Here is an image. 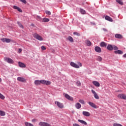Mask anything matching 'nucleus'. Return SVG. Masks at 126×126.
<instances>
[{
    "instance_id": "1",
    "label": "nucleus",
    "mask_w": 126,
    "mask_h": 126,
    "mask_svg": "<svg viewBox=\"0 0 126 126\" xmlns=\"http://www.w3.org/2000/svg\"><path fill=\"white\" fill-rule=\"evenodd\" d=\"M51 83L50 81H46V80H36L34 81V84L35 85H40L41 84H44V85H50Z\"/></svg>"
},
{
    "instance_id": "2",
    "label": "nucleus",
    "mask_w": 126,
    "mask_h": 126,
    "mask_svg": "<svg viewBox=\"0 0 126 126\" xmlns=\"http://www.w3.org/2000/svg\"><path fill=\"white\" fill-rule=\"evenodd\" d=\"M4 60L5 62L8 63H10L11 64H13L14 63V61L11 58H7V57H4Z\"/></svg>"
},
{
    "instance_id": "3",
    "label": "nucleus",
    "mask_w": 126,
    "mask_h": 126,
    "mask_svg": "<svg viewBox=\"0 0 126 126\" xmlns=\"http://www.w3.org/2000/svg\"><path fill=\"white\" fill-rule=\"evenodd\" d=\"M33 37L34 38L37 39V40H38L39 41H43V37H42V36H41L37 33H34Z\"/></svg>"
},
{
    "instance_id": "4",
    "label": "nucleus",
    "mask_w": 126,
    "mask_h": 126,
    "mask_svg": "<svg viewBox=\"0 0 126 126\" xmlns=\"http://www.w3.org/2000/svg\"><path fill=\"white\" fill-rule=\"evenodd\" d=\"M55 103L56 104L57 106H58L60 109H63V103L56 101Z\"/></svg>"
},
{
    "instance_id": "5",
    "label": "nucleus",
    "mask_w": 126,
    "mask_h": 126,
    "mask_svg": "<svg viewBox=\"0 0 126 126\" xmlns=\"http://www.w3.org/2000/svg\"><path fill=\"white\" fill-rule=\"evenodd\" d=\"M38 125L39 126H51L50 124H48L47 122H39Z\"/></svg>"
},
{
    "instance_id": "6",
    "label": "nucleus",
    "mask_w": 126,
    "mask_h": 126,
    "mask_svg": "<svg viewBox=\"0 0 126 126\" xmlns=\"http://www.w3.org/2000/svg\"><path fill=\"white\" fill-rule=\"evenodd\" d=\"M118 97L123 100H126V95L125 94H121L118 95Z\"/></svg>"
},
{
    "instance_id": "7",
    "label": "nucleus",
    "mask_w": 126,
    "mask_h": 126,
    "mask_svg": "<svg viewBox=\"0 0 126 126\" xmlns=\"http://www.w3.org/2000/svg\"><path fill=\"white\" fill-rule=\"evenodd\" d=\"M64 97L66 98V99H67V100H69V101H73V97L70 96L67 94H65Z\"/></svg>"
},
{
    "instance_id": "8",
    "label": "nucleus",
    "mask_w": 126,
    "mask_h": 126,
    "mask_svg": "<svg viewBox=\"0 0 126 126\" xmlns=\"http://www.w3.org/2000/svg\"><path fill=\"white\" fill-rule=\"evenodd\" d=\"M71 66H72L73 67H75V68H79V65H77V64L74 63V62H70V63Z\"/></svg>"
},
{
    "instance_id": "9",
    "label": "nucleus",
    "mask_w": 126,
    "mask_h": 126,
    "mask_svg": "<svg viewBox=\"0 0 126 126\" xmlns=\"http://www.w3.org/2000/svg\"><path fill=\"white\" fill-rule=\"evenodd\" d=\"M17 79L18 81H20V82H26V79L23 77H18Z\"/></svg>"
},
{
    "instance_id": "10",
    "label": "nucleus",
    "mask_w": 126,
    "mask_h": 126,
    "mask_svg": "<svg viewBox=\"0 0 126 126\" xmlns=\"http://www.w3.org/2000/svg\"><path fill=\"white\" fill-rule=\"evenodd\" d=\"M106 49H107V50H108V51H113V50H114L113 45H112V44H108V45L106 46Z\"/></svg>"
},
{
    "instance_id": "11",
    "label": "nucleus",
    "mask_w": 126,
    "mask_h": 126,
    "mask_svg": "<svg viewBox=\"0 0 126 126\" xmlns=\"http://www.w3.org/2000/svg\"><path fill=\"white\" fill-rule=\"evenodd\" d=\"M94 51L96 53H101V52H102V49H101V47L99 46H95L94 47Z\"/></svg>"
},
{
    "instance_id": "12",
    "label": "nucleus",
    "mask_w": 126,
    "mask_h": 126,
    "mask_svg": "<svg viewBox=\"0 0 126 126\" xmlns=\"http://www.w3.org/2000/svg\"><path fill=\"white\" fill-rule=\"evenodd\" d=\"M107 45H108V44L104 41H102L100 43V46L101 48H107Z\"/></svg>"
},
{
    "instance_id": "13",
    "label": "nucleus",
    "mask_w": 126,
    "mask_h": 126,
    "mask_svg": "<svg viewBox=\"0 0 126 126\" xmlns=\"http://www.w3.org/2000/svg\"><path fill=\"white\" fill-rule=\"evenodd\" d=\"M91 91H92V93L94 94L95 99H99V96H98V94H97V93H96V92H95V91H94V90H92Z\"/></svg>"
},
{
    "instance_id": "14",
    "label": "nucleus",
    "mask_w": 126,
    "mask_h": 126,
    "mask_svg": "<svg viewBox=\"0 0 126 126\" xmlns=\"http://www.w3.org/2000/svg\"><path fill=\"white\" fill-rule=\"evenodd\" d=\"M89 105L91 106V107H92V108H94V109H96L97 108V106H96V104L95 103L90 101L88 102Z\"/></svg>"
},
{
    "instance_id": "15",
    "label": "nucleus",
    "mask_w": 126,
    "mask_h": 126,
    "mask_svg": "<svg viewBox=\"0 0 126 126\" xmlns=\"http://www.w3.org/2000/svg\"><path fill=\"white\" fill-rule=\"evenodd\" d=\"M105 20H107V21H110V22H113V19L109 16H105Z\"/></svg>"
},
{
    "instance_id": "16",
    "label": "nucleus",
    "mask_w": 126,
    "mask_h": 126,
    "mask_svg": "<svg viewBox=\"0 0 126 126\" xmlns=\"http://www.w3.org/2000/svg\"><path fill=\"white\" fill-rule=\"evenodd\" d=\"M18 64L20 67H22V68L26 67V65H25L24 63H22L21 62H18Z\"/></svg>"
},
{
    "instance_id": "17",
    "label": "nucleus",
    "mask_w": 126,
    "mask_h": 126,
    "mask_svg": "<svg viewBox=\"0 0 126 126\" xmlns=\"http://www.w3.org/2000/svg\"><path fill=\"white\" fill-rule=\"evenodd\" d=\"M93 84H94V85L96 86V87H100V83H98V82L97 81H93Z\"/></svg>"
},
{
    "instance_id": "18",
    "label": "nucleus",
    "mask_w": 126,
    "mask_h": 126,
    "mask_svg": "<svg viewBox=\"0 0 126 126\" xmlns=\"http://www.w3.org/2000/svg\"><path fill=\"white\" fill-rule=\"evenodd\" d=\"M115 54H118V55H123L124 54V52L122 50H115L114 51Z\"/></svg>"
},
{
    "instance_id": "19",
    "label": "nucleus",
    "mask_w": 126,
    "mask_h": 126,
    "mask_svg": "<svg viewBox=\"0 0 126 126\" xmlns=\"http://www.w3.org/2000/svg\"><path fill=\"white\" fill-rule=\"evenodd\" d=\"M115 38H117V39H122L123 38V35L120 34L116 33L115 35Z\"/></svg>"
},
{
    "instance_id": "20",
    "label": "nucleus",
    "mask_w": 126,
    "mask_h": 126,
    "mask_svg": "<svg viewBox=\"0 0 126 126\" xmlns=\"http://www.w3.org/2000/svg\"><path fill=\"white\" fill-rule=\"evenodd\" d=\"M13 8H14V9H17L19 12H22V10L17 6L14 5Z\"/></svg>"
},
{
    "instance_id": "21",
    "label": "nucleus",
    "mask_w": 126,
    "mask_h": 126,
    "mask_svg": "<svg viewBox=\"0 0 126 126\" xmlns=\"http://www.w3.org/2000/svg\"><path fill=\"white\" fill-rule=\"evenodd\" d=\"M83 115L85 117H90V113L87 111H83Z\"/></svg>"
},
{
    "instance_id": "22",
    "label": "nucleus",
    "mask_w": 126,
    "mask_h": 126,
    "mask_svg": "<svg viewBox=\"0 0 126 126\" xmlns=\"http://www.w3.org/2000/svg\"><path fill=\"white\" fill-rule=\"evenodd\" d=\"M78 122H79V123H80L82 125H85V126H87V123L86 122H85V121L79 119L78 120Z\"/></svg>"
},
{
    "instance_id": "23",
    "label": "nucleus",
    "mask_w": 126,
    "mask_h": 126,
    "mask_svg": "<svg viewBox=\"0 0 126 126\" xmlns=\"http://www.w3.org/2000/svg\"><path fill=\"white\" fill-rule=\"evenodd\" d=\"M75 107L76 109H79L81 108V104L79 102H77L75 104Z\"/></svg>"
},
{
    "instance_id": "24",
    "label": "nucleus",
    "mask_w": 126,
    "mask_h": 126,
    "mask_svg": "<svg viewBox=\"0 0 126 126\" xmlns=\"http://www.w3.org/2000/svg\"><path fill=\"white\" fill-rule=\"evenodd\" d=\"M50 21V19L47 18H43L41 21V22H49Z\"/></svg>"
},
{
    "instance_id": "25",
    "label": "nucleus",
    "mask_w": 126,
    "mask_h": 126,
    "mask_svg": "<svg viewBox=\"0 0 126 126\" xmlns=\"http://www.w3.org/2000/svg\"><path fill=\"white\" fill-rule=\"evenodd\" d=\"M86 44L87 46H88V47H90V46L92 45V43L91 42V41H89V40H86Z\"/></svg>"
},
{
    "instance_id": "26",
    "label": "nucleus",
    "mask_w": 126,
    "mask_h": 126,
    "mask_svg": "<svg viewBox=\"0 0 126 126\" xmlns=\"http://www.w3.org/2000/svg\"><path fill=\"white\" fill-rule=\"evenodd\" d=\"M17 23L18 24L19 27H20V28H22V29H24V27L23 26V25H22V24H21V23H20V22L17 21Z\"/></svg>"
},
{
    "instance_id": "27",
    "label": "nucleus",
    "mask_w": 126,
    "mask_h": 126,
    "mask_svg": "<svg viewBox=\"0 0 126 126\" xmlns=\"http://www.w3.org/2000/svg\"><path fill=\"white\" fill-rule=\"evenodd\" d=\"M67 39H68V41H69V42H70V43H73L74 40H73V38H72V37L68 36Z\"/></svg>"
},
{
    "instance_id": "28",
    "label": "nucleus",
    "mask_w": 126,
    "mask_h": 126,
    "mask_svg": "<svg viewBox=\"0 0 126 126\" xmlns=\"http://www.w3.org/2000/svg\"><path fill=\"white\" fill-rule=\"evenodd\" d=\"M116 2L121 5H124V2L122 0H116Z\"/></svg>"
},
{
    "instance_id": "29",
    "label": "nucleus",
    "mask_w": 126,
    "mask_h": 126,
    "mask_svg": "<svg viewBox=\"0 0 126 126\" xmlns=\"http://www.w3.org/2000/svg\"><path fill=\"white\" fill-rule=\"evenodd\" d=\"M96 60L98 62H102V60H103V59L100 56H97Z\"/></svg>"
},
{
    "instance_id": "30",
    "label": "nucleus",
    "mask_w": 126,
    "mask_h": 126,
    "mask_svg": "<svg viewBox=\"0 0 126 126\" xmlns=\"http://www.w3.org/2000/svg\"><path fill=\"white\" fill-rule=\"evenodd\" d=\"M5 115V112L2 110H0V116H1V117H3Z\"/></svg>"
},
{
    "instance_id": "31",
    "label": "nucleus",
    "mask_w": 126,
    "mask_h": 126,
    "mask_svg": "<svg viewBox=\"0 0 126 126\" xmlns=\"http://www.w3.org/2000/svg\"><path fill=\"white\" fill-rule=\"evenodd\" d=\"M37 17V20H38V21H40V22H42V18L41 17H40V16H36Z\"/></svg>"
},
{
    "instance_id": "32",
    "label": "nucleus",
    "mask_w": 126,
    "mask_h": 126,
    "mask_svg": "<svg viewBox=\"0 0 126 126\" xmlns=\"http://www.w3.org/2000/svg\"><path fill=\"white\" fill-rule=\"evenodd\" d=\"M0 98L2 100H4L5 99V97L2 95L1 93H0Z\"/></svg>"
},
{
    "instance_id": "33",
    "label": "nucleus",
    "mask_w": 126,
    "mask_h": 126,
    "mask_svg": "<svg viewBox=\"0 0 126 126\" xmlns=\"http://www.w3.org/2000/svg\"><path fill=\"white\" fill-rule=\"evenodd\" d=\"M80 12L82 14H85L86 11H85L83 9H80Z\"/></svg>"
},
{
    "instance_id": "34",
    "label": "nucleus",
    "mask_w": 126,
    "mask_h": 126,
    "mask_svg": "<svg viewBox=\"0 0 126 126\" xmlns=\"http://www.w3.org/2000/svg\"><path fill=\"white\" fill-rule=\"evenodd\" d=\"M79 102L81 103V104H83V105H85V101L83 99H80Z\"/></svg>"
},
{
    "instance_id": "35",
    "label": "nucleus",
    "mask_w": 126,
    "mask_h": 126,
    "mask_svg": "<svg viewBox=\"0 0 126 126\" xmlns=\"http://www.w3.org/2000/svg\"><path fill=\"white\" fill-rule=\"evenodd\" d=\"M113 50H115V51L119 50V48H118V46L115 45H113Z\"/></svg>"
},
{
    "instance_id": "36",
    "label": "nucleus",
    "mask_w": 126,
    "mask_h": 126,
    "mask_svg": "<svg viewBox=\"0 0 126 126\" xmlns=\"http://www.w3.org/2000/svg\"><path fill=\"white\" fill-rule=\"evenodd\" d=\"M73 34L76 35V36H78V37H79L80 36V33H79L77 32H74Z\"/></svg>"
},
{
    "instance_id": "37",
    "label": "nucleus",
    "mask_w": 126,
    "mask_h": 126,
    "mask_svg": "<svg viewBox=\"0 0 126 126\" xmlns=\"http://www.w3.org/2000/svg\"><path fill=\"white\" fill-rule=\"evenodd\" d=\"M11 40L9 38H6L5 39V43H10Z\"/></svg>"
},
{
    "instance_id": "38",
    "label": "nucleus",
    "mask_w": 126,
    "mask_h": 126,
    "mask_svg": "<svg viewBox=\"0 0 126 126\" xmlns=\"http://www.w3.org/2000/svg\"><path fill=\"white\" fill-rule=\"evenodd\" d=\"M113 126H123V125L118 123H114Z\"/></svg>"
},
{
    "instance_id": "39",
    "label": "nucleus",
    "mask_w": 126,
    "mask_h": 126,
    "mask_svg": "<svg viewBox=\"0 0 126 126\" xmlns=\"http://www.w3.org/2000/svg\"><path fill=\"white\" fill-rule=\"evenodd\" d=\"M20 1H21V2L25 3V4H26L27 3V1H26V0H20Z\"/></svg>"
},
{
    "instance_id": "40",
    "label": "nucleus",
    "mask_w": 126,
    "mask_h": 126,
    "mask_svg": "<svg viewBox=\"0 0 126 126\" xmlns=\"http://www.w3.org/2000/svg\"><path fill=\"white\" fill-rule=\"evenodd\" d=\"M45 13L47 14L48 15H51V12L50 11H46Z\"/></svg>"
},
{
    "instance_id": "41",
    "label": "nucleus",
    "mask_w": 126,
    "mask_h": 126,
    "mask_svg": "<svg viewBox=\"0 0 126 126\" xmlns=\"http://www.w3.org/2000/svg\"><path fill=\"white\" fill-rule=\"evenodd\" d=\"M76 84L77 86H80V85H81V83H80V81H77Z\"/></svg>"
},
{
    "instance_id": "42",
    "label": "nucleus",
    "mask_w": 126,
    "mask_h": 126,
    "mask_svg": "<svg viewBox=\"0 0 126 126\" xmlns=\"http://www.w3.org/2000/svg\"><path fill=\"white\" fill-rule=\"evenodd\" d=\"M41 50H45L46 49V47L44 46H42L41 47Z\"/></svg>"
},
{
    "instance_id": "43",
    "label": "nucleus",
    "mask_w": 126,
    "mask_h": 126,
    "mask_svg": "<svg viewBox=\"0 0 126 126\" xmlns=\"http://www.w3.org/2000/svg\"><path fill=\"white\" fill-rule=\"evenodd\" d=\"M5 38H2L1 39V41H2V42H3V43H4V42H5Z\"/></svg>"
},
{
    "instance_id": "44",
    "label": "nucleus",
    "mask_w": 126,
    "mask_h": 126,
    "mask_svg": "<svg viewBox=\"0 0 126 126\" xmlns=\"http://www.w3.org/2000/svg\"><path fill=\"white\" fill-rule=\"evenodd\" d=\"M32 123H35V122H37V119H33L32 120Z\"/></svg>"
},
{
    "instance_id": "45",
    "label": "nucleus",
    "mask_w": 126,
    "mask_h": 126,
    "mask_svg": "<svg viewBox=\"0 0 126 126\" xmlns=\"http://www.w3.org/2000/svg\"><path fill=\"white\" fill-rule=\"evenodd\" d=\"M77 63L80 66H82V63H81L80 62H77Z\"/></svg>"
},
{
    "instance_id": "46",
    "label": "nucleus",
    "mask_w": 126,
    "mask_h": 126,
    "mask_svg": "<svg viewBox=\"0 0 126 126\" xmlns=\"http://www.w3.org/2000/svg\"><path fill=\"white\" fill-rule=\"evenodd\" d=\"M90 24L91 25H96V24L94 22H91Z\"/></svg>"
},
{
    "instance_id": "47",
    "label": "nucleus",
    "mask_w": 126,
    "mask_h": 126,
    "mask_svg": "<svg viewBox=\"0 0 126 126\" xmlns=\"http://www.w3.org/2000/svg\"><path fill=\"white\" fill-rule=\"evenodd\" d=\"M22 52V49L21 48H20L18 50V53H21Z\"/></svg>"
},
{
    "instance_id": "48",
    "label": "nucleus",
    "mask_w": 126,
    "mask_h": 126,
    "mask_svg": "<svg viewBox=\"0 0 126 126\" xmlns=\"http://www.w3.org/2000/svg\"><path fill=\"white\" fill-rule=\"evenodd\" d=\"M123 58H126V53L123 55Z\"/></svg>"
},
{
    "instance_id": "49",
    "label": "nucleus",
    "mask_w": 126,
    "mask_h": 126,
    "mask_svg": "<svg viewBox=\"0 0 126 126\" xmlns=\"http://www.w3.org/2000/svg\"><path fill=\"white\" fill-rule=\"evenodd\" d=\"M103 30H104V31H107V30L106 29H103Z\"/></svg>"
},
{
    "instance_id": "50",
    "label": "nucleus",
    "mask_w": 126,
    "mask_h": 126,
    "mask_svg": "<svg viewBox=\"0 0 126 126\" xmlns=\"http://www.w3.org/2000/svg\"><path fill=\"white\" fill-rule=\"evenodd\" d=\"M0 82H1V79L0 78Z\"/></svg>"
}]
</instances>
